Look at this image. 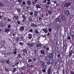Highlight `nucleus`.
Returning <instances> with one entry per match:
<instances>
[{"label": "nucleus", "mask_w": 74, "mask_h": 74, "mask_svg": "<svg viewBox=\"0 0 74 74\" xmlns=\"http://www.w3.org/2000/svg\"><path fill=\"white\" fill-rule=\"evenodd\" d=\"M70 36H72V39H73L74 40V32L73 31H71L70 32Z\"/></svg>", "instance_id": "f257e3e1"}, {"label": "nucleus", "mask_w": 74, "mask_h": 74, "mask_svg": "<svg viewBox=\"0 0 74 74\" xmlns=\"http://www.w3.org/2000/svg\"><path fill=\"white\" fill-rule=\"evenodd\" d=\"M67 46L66 44L65 43L64 45V46L63 47V50H64L66 51V49H67Z\"/></svg>", "instance_id": "f03ea898"}, {"label": "nucleus", "mask_w": 74, "mask_h": 74, "mask_svg": "<svg viewBox=\"0 0 74 74\" xmlns=\"http://www.w3.org/2000/svg\"><path fill=\"white\" fill-rule=\"evenodd\" d=\"M22 17L23 19L22 21V22H25V21H26V16H25V14L23 15Z\"/></svg>", "instance_id": "7ed1b4c3"}, {"label": "nucleus", "mask_w": 74, "mask_h": 74, "mask_svg": "<svg viewBox=\"0 0 74 74\" xmlns=\"http://www.w3.org/2000/svg\"><path fill=\"white\" fill-rule=\"evenodd\" d=\"M27 45L29 47H32L34 46V45L33 43H30L29 42L27 43Z\"/></svg>", "instance_id": "20e7f679"}, {"label": "nucleus", "mask_w": 74, "mask_h": 74, "mask_svg": "<svg viewBox=\"0 0 74 74\" xmlns=\"http://www.w3.org/2000/svg\"><path fill=\"white\" fill-rule=\"evenodd\" d=\"M64 14L66 15H69L70 14V12L68 10H65L64 11Z\"/></svg>", "instance_id": "39448f33"}, {"label": "nucleus", "mask_w": 74, "mask_h": 74, "mask_svg": "<svg viewBox=\"0 0 74 74\" xmlns=\"http://www.w3.org/2000/svg\"><path fill=\"white\" fill-rule=\"evenodd\" d=\"M71 3H67L64 4V6L66 7H68L70 5Z\"/></svg>", "instance_id": "423d86ee"}, {"label": "nucleus", "mask_w": 74, "mask_h": 74, "mask_svg": "<svg viewBox=\"0 0 74 74\" xmlns=\"http://www.w3.org/2000/svg\"><path fill=\"white\" fill-rule=\"evenodd\" d=\"M61 19L59 18H57L56 19V22H61Z\"/></svg>", "instance_id": "0eeeda50"}, {"label": "nucleus", "mask_w": 74, "mask_h": 74, "mask_svg": "<svg viewBox=\"0 0 74 74\" xmlns=\"http://www.w3.org/2000/svg\"><path fill=\"white\" fill-rule=\"evenodd\" d=\"M49 57L50 59H52V58H53V54L52 53H50L49 54Z\"/></svg>", "instance_id": "6e6552de"}, {"label": "nucleus", "mask_w": 74, "mask_h": 74, "mask_svg": "<svg viewBox=\"0 0 74 74\" xmlns=\"http://www.w3.org/2000/svg\"><path fill=\"white\" fill-rule=\"evenodd\" d=\"M45 58L46 59V60H47V61H49L50 60H51V59L48 56H45Z\"/></svg>", "instance_id": "1a4fd4ad"}, {"label": "nucleus", "mask_w": 74, "mask_h": 74, "mask_svg": "<svg viewBox=\"0 0 74 74\" xmlns=\"http://www.w3.org/2000/svg\"><path fill=\"white\" fill-rule=\"evenodd\" d=\"M61 19L62 21H66V18H65V17L64 16H62L61 17Z\"/></svg>", "instance_id": "9d476101"}, {"label": "nucleus", "mask_w": 74, "mask_h": 74, "mask_svg": "<svg viewBox=\"0 0 74 74\" xmlns=\"http://www.w3.org/2000/svg\"><path fill=\"white\" fill-rule=\"evenodd\" d=\"M28 38H29V39H32V35L31 34H28Z\"/></svg>", "instance_id": "9b49d317"}, {"label": "nucleus", "mask_w": 74, "mask_h": 74, "mask_svg": "<svg viewBox=\"0 0 74 74\" xmlns=\"http://www.w3.org/2000/svg\"><path fill=\"white\" fill-rule=\"evenodd\" d=\"M37 14H38V12L37 11H35L34 14V16L35 17H36L37 16Z\"/></svg>", "instance_id": "f8f14e48"}, {"label": "nucleus", "mask_w": 74, "mask_h": 74, "mask_svg": "<svg viewBox=\"0 0 74 74\" xmlns=\"http://www.w3.org/2000/svg\"><path fill=\"white\" fill-rule=\"evenodd\" d=\"M27 4L28 5H31V1H27Z\"/></svg>", "instance_id": "ddd939ff"}, {"label": "nucleus", "mask_w": 74, "mask_h": 74, "mask_svg": "<svg viewBox=\"0 0 74 74\" xmlns=\"http://www.w3.org/2000/svg\"><path fill=\"white\" fill-rule=\"evenodd\" d=\"M24 29H25V27L23 26H22L20 28V30H21V31H23V30H24Z\"/></svg>", "instance_id": "4468645a"}, {"label": "nucleus", "mask_w": 74, "mask_h": 74, "mask_svg": "<svg viewBox=\"0 0 74 74\" xmlns=\"http://www.w3.org/2000/svg\"><path fill=\"white\" fill-rule=\"evenodd\" d=\"M0 6L1 7H3L4 5V4L2 2H0Z\"/></svg>", "instance_id": "2eb2a0df"}, {"label": "nucleus", "mask_w": 74, "mask_h": 74, "mask_svg": "<svg viewBox=\"0 0 74 74\" xmlns=\"http://www.w3.org/2000/svg\"><path fill=\"white\" fill-rule=\"evenodd\" d=\"M36 8H41V6H40V5L37 4L36 5Z\"/></svg>", "instance_id": "dca6fc26"}, {"label": "nucleus", "mask_w": 74, "mask_h": 74, "mask_svg": "<svg viewBox=\"0 0 74 74\" xmlns=\"http://www.w3.org/2000/svg\"><path fill=\"white\" fill-rule=\"evenodd\" d=\"M31 26H32L33 27H37V25L35 24L34 23H32Z\"/></svg>", "instance_id": "f3484780"}, {"label": "nucleus", "mask_w": 74, "mask_h": 74, "mask_svg": "<svg viewBox=\"0 0 74 74\" xmlns=\"http://www.w3.org/2000/svg\"><path fill=\"white\" fill-rule=\"evenodd\" d=\"M40 64H42V65H44L45 64V62H44V61H41L40 62Z\"/></svg>", "instance_id": "a211bd4d"}, {"label": "nucleus", "mask_w": 74, "mask_h": 74, "mask_svg": "<svg viewBox=\"0 0 74 74\" xmlns=\"http://www.w3.org/2000/svg\"><path fill=\"white\" fill-rule=\"evenodd\" d=\"M23 53L25 52V53H27V50H26V49H25L24 50H23Z\"/></svg>", "instance_id": "6ab92c4d"}, {"label": "nucleus", "mask_w": 74, "mask_h": 74, "mask_svg": "<svg viewBox=\"0 0 74 74\" xmlns=\"http://www.w3.org/2000/svg\"><path fill=\"white\" fill-rule=\"evenodd\" d=\"M59 27V26H58V25L56 24L55 25V29H58Z\"/></svg>", "instance_id": "aec40b11"}, {"label": "nucleus", "mask_w": 74, "mask_h": 74, "mask_svg": "<svg viewBox=\"0 0 74 74\" xmlns=\"http://www.w3.org/2000/svg\"><path fill=\"white\" fill-rule=\"evenodd\" d=\"M41 45V44H38L36 45V47H40Z\"/></svg>", "instance_id": "412c9836"}, {"label": "nucleus", "mask_w": 74, "mask_h": 74, "mask_svg": "<svg viewBox=\"0 0 74 74\" xmlns=\"http://www.w3.org/2000/svg\"><path fill=\"white\" fill-rule=\"evenodd\" d=\"M42 66L43 69H46V67H47V66L45 65L44 64L42 65Z\"/></svg>", "instance_id": "4be33fe9"}, {"label": "nucleus", "mask_w": 74, "mask_h": 74, "mask_svg": "<svg viewBox=\"0 0 74 74\" xmlns=\"http://www.w3.org/2000/svg\"><path fill=\"white\" fill-rule=\"evenodd\" d=\"M42 30L44 31L45 33H47V30L45 29H42Z\"/></svg>", "instance_id": "5701e85b"}, {"label": "nucleus", "mask_w": 74, "mask_h": 74, "mask_svg": "<svg viewBox=\"0 0 74 74\" xmlns=\"http://www.w3.org/2000/svg\"><path fill=\"white\" fill-rule=\"evenodd\" d=\"M23 42L22 43V42H20L18 43V44H20V45H21V46H23Z\"/></svg>", "instance_id": "b1692460"}, {"label": "nucleus", "mask_w": 74, "mask_h": 74, "mask_svg": "<svg viewBox=\"0 0 74 74\" xmlns=\"http://www.w3.org/2000/svg\"><path fill=\"white\" fill-rule=\"evenodd\" d=\"M35 32L36 34H38V33H39V32H38V30H37V29H35Z\"/></svg>", "instance_id": "393cba45"}, {"label": "nucleus", "mask_w": 74, "mask_h": 74, "mask_svg": "<svg viewBox=\"0 0 74 74\" xmlns=\"http://www.w3.org/2000/svg\"><path fill=\"white\" fill-rule=\"evenodd\" d=\"M48 74H51V69H49L48 70Z\"/></svg>", "instance_id": "a878e982"}, {"label": "nucleus", "mask_w": 74, "mask_h": 74, "mask_svg": "<svg viewBox=\"0 0 74 74\" xmlns=\"http://www.w3.org/2000/svg\"><path fill=\"white\" fill-rule=\"evenodd\" d=\"M0 25V26L1 27H3V22H1V23Z\"/></svg>", "instance_id": "bb28decb"}, {"label": "nucleus", "mask_w": 74, "mask_h": 74, "mask_svg": "<svg viewBox=\"0 0 74 74\" xmlns=\"http://www.w3.org/2000/svg\"><path fill=\"white\" fill-rule=\"evenodd\" d=\"M16 40L17 41H19V38L18 37H17L16 39Z\"/></svg>", "instance_id": "cd10ccee"}, {"label": "nucleus", "mask_w": 74, "mask_h": 74, "mask_svg": "<svg viewBox=\"0 0 74 74\" xmlns=\"http://www.w3.org/2000/svg\"><path fill=\"white\" fill-rule=\"evenodd\" d=\"M40 52L42 54H44L45 53V52H44V51H43V50H41Z\"/></svg>", "instance_id": "c85d7f7f"}, {"label": "nucleus", "mask_w": 74, "mask_h": 74, "mask_svg": "<svg viewBox=\"0 0 74 74\" xmlns=\"http://www.w3.org/2000/svg\"><path fill=\"white\" fill-rule=\"evenodd\" d=\"M48 12L49 14H52V11H51L48 10Z\"/></svg>", "instance_id": "c756f323"}, {"label": "nucleus", "mask_w": 74, "mask_h": 74, "mask_svg": "<svg viewBox=\"0 0 74 74\" xmlns=\"http://www.w3.org/2000/svg\"><path fill=\"white\" fill-rule=\"evenodd\" d=\"M30 18V17H29V22H32V18Z\"/></svg>", "instance_id": "7c9ffc66"}, {"label": "nucleus", "mask_w": 74, "mask_h": 74, "mask_svg": "<svg viewBox=\"0 0 74 74\" xmlns=\"http://www.w3.org/2000/svg\"><path fill=\"white\" fill-rule=\"evenodd\" d=\"M16 71V68H14V70H13V73H15V71Z\"/></svg>", "instance_id": "2f4dec72"}, {"label": "nucleus", "mask_w": 74, "mask_h": 74, "mask_svg": "<svg viewBox=\"0 0 74 74\" xmlns=\"http://www.w3.org/2000/svg\"><path fill=\"white\" fill-rule=\"evenodd\" d=\"M32 60L30 59L28 60V62H32Z\"/></svg>", "instance_id": "473e14b6"}, {"label": "nucleus", "mask_w": 74, "mask_h": 74, "mask_svg": "<svg viewBox=\"0 0 74 74\" xmlns=\"http://www.w3.org/2000/svg\"><path fill=\"white\" fill-rule=\"evenodd\" d=\"M46 8H49V5H46L45 6Z\"/></svg>", "instance_id": "72a5a7b5"}, {"label": "nucleus", "mask_w": 74, "mask_h": 74, "mask_svg": "<svg viewBox=\"0 0 74 74\" xmlns=\"http://www.w3.org/2000/svg\"><path fill=\"white\" fill-rule=\"evenodd\" d=\"M51 31H52V29H51V28H49V32H51Z\"/></svg>", "instance_id": "f704fd0d"}, {"label": "nucleus", "mask_w": 74, "mask_h": 74, "mask_svg": "<svg viewBox=\"0 0 74 74\" xmlns=\"http://www.w3.org/2000/svg\"><path fill=\"white\" fill-rule=\"evenodd\" d=\"M19 62H16V63L14 65L15 66H17L19 64Z\"/></svg>", "instance_id": "c9c22d12"}, {"label": "nucleus", "mask_w": 74, "mask_h": 74, "mask_svg": "<svg viewBox=\"0 0 74 74\" xmlns=\"http://www.w3.org/2000/svg\"><path fill=\"white\" fill-rule=\"evenodd\" d=\"M42 71L44 72V73H45L46 72V69H43L42 70Z\"/></svg>", "instance_id": "e433bc0d"}, {"label": "nucleus", "mask_w": 74, "mask_h": 74, "mask_svg": "<svg viewBox=\"0 0 74 74\" xmlns=\"http://www.w3.org/2000/svg\"><path fill=\"white\" fill-rule=\"evenodd\" d=\"M21 37L20 38V39H23L24 38V37H23V36L22 35L21 36Z\"/></svg>", "instance_id": "4c0bfd02"}, {"label": "nucleus", "mask_w": 74, "mask_h": 74, "mask_svg": "<svg viewBox=\"0 0 74 74\" xmlns=\"http://www.w3.org/2000/svg\"><path fill=\"white\" fill-rule=\"evenodd\" d=\"M10 29H8L7 30H5V32H6V33L7 32H10Z\"/></svg>", "instance_id": "58836bf2"}, {"label": "nucleus", "mask_w": 74, "mask_h": 74, "mask_svg": "<svg viewBox=\"0 0 74 74\" xmlns=\"http://www.w3.org/2000/svg\"><path fill=\"white\" fill-rule=\"evenodd\" d=\"M29 32H31V33L33 32V30H32V29H31L29 30Z\"/></svg>", "instance_id": "ea45409f"}, {"label": "nucleus", "mask_w": 74, "mask_h": 74, "mask_svg": "<svg viewBox=\"0 0 74 74\" xmlns=\"http://www.w3.org/2000/svg\"><path fill=\"white\" fill-rule=\"evenodd\" d=\"M5 70L6 71H9V70L8 69H7L6 68H5Z\"/></svg>", "instance_id": "a19ab883"}, {"label": "nucleus", "mask_w": 74, "mask_h": 74, "mask_svg": "<svg viewBox=\"0 0 74 74\" xmlns=\"http://www.w3.org/2000/svg\"><path fill=\"white\" fill-rule=\"evenodd\" d=\"M47 64L48 65H49L50 64V61H49L47 62Z\"/></svg>", "instance_id": "79ce46f5"}, {"label": "nucleus", "mask_w": 74, "mask_h": 74, "mask_svg": "<svg viewBox=\"0 0 74 74\" xmlns=\"http://www.w3.org/2000/svg\"><path fill=\"white\" fill-rule=\"evenodd\" d=\"M43 2V3H47V0H44Z\"/></svg>", "instance_id": "37998d69"}, {"label": "nucleus", "mask_w": 74, "mask_h": 74, "mask_svg": "<svg viewBox=\"0 0 74 74\" xmlns=\"http://www.w3.org/2000/svg\"><path fill=\"white\" fill-rule=\"evenodd\" d=\"M23 5H26V3L25 1H23Z\"/></svg>", "instance_id": "c03bdc74"}, {"label": "nucleus", "mask_w": 74, "mask_h": 74, "mask_svg": "<svg viewBox=\"0 0 74 74\" xmlns=\"http://www.w3.org/2000/svg\"><path fill=\"white\" fill-rule=\"evenodd\" d=\"M56 46H58V45H59V44H58V42H57L56 43Z\"/></svg>", "instance_id": "a18cd8bd"}, {"label": "nucleus", "mask_w": 74, "mask_h": 74, "mask_svg": "<svg viewBox=\"0 0 74 74\" xmlns=\"http://www.w3.org/2000/svg\"><path fill=\"white\" fill-rule=\"evenodd\" d=\"M17 10L19 13L21 12V10L19 9H18Z\"/></svg>", "instance_id": "49530a36"}, {"label": "nucleus", "mask_w": 74, "mask_h": 74, "mask_svg": "<svg viewBox=\"0 0 74 74\" xmlns=\"http://www.w3.org/2000/svg\"><path fill=\"white\" fill-rule=\"evenodd\" d=\"M72 54H73V53H72V51H71V52L69 54V56H70L71 55H72Z\"/></svg>", "instance_id": "de8ad7c7"}, {"label": "nucleus", "mask_w": 74, "mask_h": 74, "mask_svg": "<svg viewBox=\"0 0 74 74\" xmlns=\"http://www.w3.org/2000/svg\"><path fill=\"white\" fill-rule=\"evenodd\" d=\"M33 61H36V58H33Z\"/></svg>", "instance_id": "09e8293b"}, {"label": "nucleus", "mask_w": 74, "mask_h": 74, "mask_svg": "<svg viewBox=\"0 0 74 74\" xmlns=\"http://www.w3.org/2000/svg\"><path fill=\"white\" fill-rule=\"evenodd\" d=\"M33 14V12H31L30 13V15H32V14Z\"/></svg>", "instance_id": "8fccbe9b"}, {"label": "nucleus", "mask_w": 74, "mask_h": 74, "mask_svg": "<svg viewBox=\"0 0 74 74\" xmlns=\"http://www.w3.org/2000/svg\"><path fill=\"white\" fill-rule=\"evenodd\" d=\"M18 1L20 3H21L22 1L21 0H18Z\"/></svg>", "instance_id": "3c124183"}, {"label": "nucleus", "mask_w": 74, "mask_h": 74, "mask_svg": "<svg viewBox=\"0 0 74 74\" xmlns=\"http://www.w3.org/2000/svg\"><path fill=\"white\" fill-rule=\"evenodd\" d=\"M33 66V65H29V68L31 67H32Z\"/></svg>", "instance_id": "603ef678"}, {"label": "nucleus", "mask_w": 74, "mask_h": 74, "mask_svg": "<svg viewBox=\"0 0 74 74\" xmlns=\"http://www.w3.org/2000/svg\"><path fill=\"white\" fill-rule=\"evenodd\" d=\"M22 70L25 71L26 70V68H22Z\"/></svg>", "instance_id": "864d4df0"}, {"label": "nucleus", "mask_w": 74, "mask_h": 74, "mask_svg": "<svg viewBox=\"0 0 74 74\" xmlns=\"http://www.w3.org/2000/svg\"><path fill=\"white\" fill-rule=\"evenodd\" d=\"M71 38L70 37V36H69L68 37V40H70V39Z\"/></svg>", "instance_id": "5fc2aeb1"}, {"label": "nucleus", "mask_w": 74, "mask_h": 74, "mask_svg": "<svg viewBox=\"0 0 74 74\" xmlns=\"http://www.w3.org/2000/svg\"><path fill=\"white\" fill-rule=\"evenodd\" d=\"M11 25H9L8 26V28H10V27H11Z\"/></svg>", "instance_id": "6e6d98bb"}, {"label": "nucleus", "mask_w": 74, "mask_h": 74, "mask_svg": "<svg viewBox=\"0 0 74 74\" xmlns=\"http://www.w3.org/2000/svg\"><path fill=\"white\" fill-rule=\"evenodd\" d=\"M50 3H51V2H50L49 1H48L47 2L48 4H50Z\"/></svg>", "instance_id": "4d7b16f0"}, {"label": "nucleus", "mask_w": 74, "mask_h": 74, "mask_svg": "<svg viewBox=\"0 0 74 74\" xmlns=\"http://www.w3.org/2000/svg\"><path fill=\"white\" fill-rule=\"evenodd\" d=\"M53 2L54 3H55L56 4L57 2H56V1H53Z\"/></svg>", "instance_id": "13d9d810"}, {"label": "nucleus", "mask_w": 74, "mask_h": 74, "mask_svg": "<svg viewBox=\"0 0 74 74\" xmlns=\"http://www.w3.org/2000/svg\"><path fill=\"white\" fill-rule=\"evenodd\" d=\"M14 55H16V51H14Z\"/></svg>", "instance_id": "bf43d9fd"}, {"label": "nucleus", "mask_w": 74, "mask_h": 74, "mask_svg": "<svg viewBox=\"0 0 74 74\" xmlns=\"http://www.w3.org/2000/svg\"><path fill=\"white\" fill-rule=\"evenodd\" d=\"M18 56L19 57V58H21V54H19L18 55Z\"/></svg>", "instance_id": "052dcab7"}, {"label": "nucleus", "mask_w": 74, "mask_h": 74, "mask_svg": "<svg viewBox=\"0 0 74 74\" xmlns=\"http://www.w3.org/2000/svg\"><path fill=\"white\" fill-rule=\"evenodd\" d=\"M16 17H16V18L15 19H17V20L18 19V16H17Z\"/></svg>", "instance_id": "680f3d73"}, {"label": "nucleus", "mask_w": 74, "mask_h": 74, "mask_svg": "<svg viewBox=\"0 0 74 74\" xmlns=\"http://www.w3.org/2000/svg\"><path fill=\"white\" fill-rule=\"evenodd\" d=\"M17 23H18V24H21V22H20L19 21H17Z\"/></svg>", "instance_id": "e2e57ef3"}, {"label": "nucleus", "mask_w": 74, "mask_h": 74, "mask_svg": "<svg viewBox=\"0 0 74 74\" xmlns=\"http://www.w3.org/2000/svg\"><path fill=\"white\" fill-rule=\"evenodd\" d=\"M7 63H9V60H8L7 61Z\"/></svg>", "instance_id": "0e129e2a"}, {"label": "nucleus", "mask_w": 74, "mask_h": 74, "mask_svg": "<svg viewBox=\"0 0 74 74\" xmlns=\"http://www.w3.org/2000/svg\"><path fill=\"white\" fill-rule=\"evenodd\" d=\"M30 8V7L29 6H27V7H26L27 9H29Z\"/></svg>", "instance_id": "69168bd1"}, {"label": "nucleus", "mask_w": 74, "mask_h": 74, "mask_svg": "<svg viewBox=\"0 0 74 74\" xmlns=\"http://www.w3.org/2000/svg\"><path fill=\"white\" fill-rule=\"evenodd\" d=\"M71 74H74V72H71Z\"/></svg>", "instance_id": "338daca9"}, {"label": "nucleus", "mask_w": 74, "mask_h": 74, "mask_svg": "<svg viewBox=\"0 0 74 74\" xmlns=\"http://www.w3.org/2000/svg\"><path fill=\"white\" fill-rule=\"evenodd\" d=\"M43 48H45V49H46V48H47V47L45 46H43Z\"/></svg>", "instance_id": "774afa93"}]
</instances>
